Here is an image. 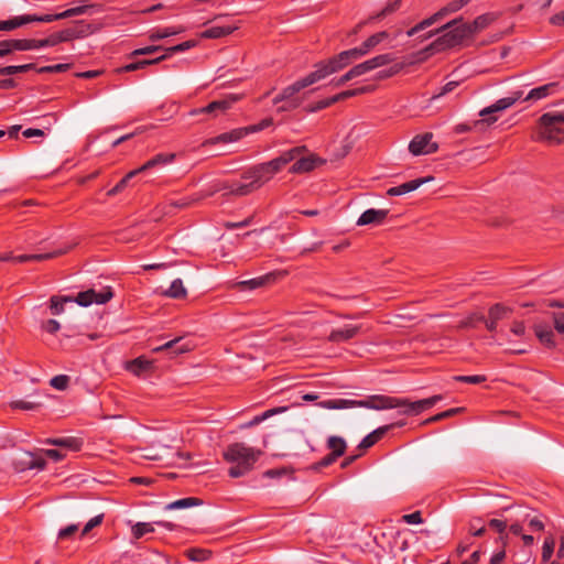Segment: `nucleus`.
Wrapping results in <instances>:
<instances>
[{"mask_svg":"<svg viewBox=\"0 0 564 564\" xmlns=\"http://www.w3.org/2000/svg\"><path fill=\"white\" fill-rule=\"evenodd\" d=\"M305 151V147H295L281 155L263 163L256 164L241 174L240 181H224L218 183L210 194L225 191V195L243 197L260 189L280 173L290 162Z\"/></svg>","mask_w":564,"mask_h":564,"instance_id":"f257e3e1","label":"nucleus"},{"mask_svg":"<svg viewBox=\"0 0 564 564\" xmlns=\"http://www.w3.org/2000/svg\"><path fill=\"white\" fill-rule=\"evenodd\" d=\"M261 455L260 449L238 442L228 445L223 453L224 459L232 465L228 469V475L232 478H239L249 473Z\"/></svg>","mask_w":564,"mask_h":564,"instance_id":"f03ea898","label":"nucleus"},{"mask_svg":"<svg viewBox=\"0 0 564 564\" xmlns=\"http://www.w3.org/2000/svg\"><path fill=\"white\" fill-rule=\"evenodd\" d=\"M441 30L447 31L420 52V54L431 56L435 53L458 46L471 36V26L463 22L462 19H455L446 23Z\"/></svg>","mask_w":564,"mask_h":564,"instance_id":"7ed1b4c3","label":"nucleus"},{"mask_svg":"<svg viewBox=\"0 0 564 564\" xmlns=\"http://www.w3.org/2000/svg\"><path fill=\"white\" fill-rule=\"evenodd\" d=\"M534 139L552 145L564 143V109L543 113L538 120Z\"/></svg>","mask_w":564,"mask_h":564,"instance_id":"20e7f679","label":"nucleus"},{"mask_svg":"<svg viewBox=\"0 0 564 564\" xmlns=\"http://www.w3.org/2000/svg\"><path fill=\"white\" fill-rule=\"evenodd\" d=\"M398 404L388 395L375 394L365 400L329 399L318 403L321 408L329 410H341L348 408H367L372 410H387Z\"/></svg>","mask_w":564,"mask_h":564,"instance_id":"39448f33","label":"nucleus"},{"mask_svg":"<svg viewBox=\"0 0 564 564\" xmlns=\"http://www.w3.org/2000/svg\"><path fill=\"white\" fill-rule=\"evenodd\" d=\"M469 1L470 0H452V1H449L446 6H444L442 9H440L436 13H434L433 15H431L427 19H424L423 21H421L420 23H417L416 25H414L413 28L408 30L406 35L414 36L420 31L425 30L426 28L431 26L432 24H434L438 20L443 19L447 14L457 12L463 7H465Z\"/></svg>","mask_w":564,"mask_h":564,"instance_id":"423d86ee","label":"nucleus"},{"mask_svg":"<svg viewBox=\"0 0 564 564\" xmlns=\"http://www.w3.org/2000/svg\"><path fill=\"white\" fill-rule=\"evenodd\" d=\"M113 296V292L110 286L104 288L101 291L97 292L94 289H89L83 292H79L73 301L76 302L80 306H89L93 303L96 304H105L109 302Z\"/></svg>","mask_w":564,"mask_h":564,"instance_id":"0eeeda50","label":"nucleus"},{"mask_svg":"<svg viewBox=\"0 0 564 564\" xmlns=\"http://www.w3.org/2000/svg\"><path fill=\"white\" fill-rule=\"evenodd\" d=\"M311 85H313V82H311L310 76L306 75L305 77L294 82L292 85L283 88L282 91L273 98L272 102L274 105H279L281 101L302 104L303 99L299 97V93Z\"/></svg>","mask_w":564,"mask_h":564,"instance_id":"6e6552de","label":"nucleus"},{"mask_svg":"<svg viewBox=\"0 0 564 564\" xmlns=\"http://www.w3.org/2000/svg\"><path fill=\"white\" fill-rule=\"evenodd\" d=\"M432 139L433 133L431 132L415 135L409 144V151L415 156L435 153L438 144L433 142Z\"/></svg>","mask_w":564,"mask_h":564,"instance_id":"1a4fd4ad","label":"nucleus"},{"mask_svg":"<svg viewBox=\"0 0 564 564\" xmlns=\"http://www.w3.org/2000/svg\"><path fill=\"white\" fill-rule=\"evenodd\" d=\"M315 70L307 74L310 76L311 82L313 84L324 79L325 77L343 69L341 66L338 63V59L336 56L330 57L327 61L321 62L316 64Z\"/></svg>","mask_w":564,"mask_h":564,"instance_id":"9d476101","label":"nucleus"},{"mask_svg":"<svg viewBox=\"0 0 564 564\" xmlns=\"http://www.w3.org/2000/svg\"><path fill=\"white\" fill-rule=\"evenodd\" d=\"M235 101H237L236 97L220 99V100H214L205 107L193 110L191 113L193 116L208 115L210 117H217L220 113L226 112Z\"/></svg>","mask_w":564,"mask_h":564,"instance_id":"9b49d317","label":"nucleus"},{"mask_svg":"<svg viewBox=\"0 0 564 564\" xmlns=\"http://www.w3.org/2000/svg\"><path fill=\"white\" fill-rule=\"evenodd\" d=\"M361 328H362L361 325L347 324L341 328L333 329L329 333L327 340L333 344H340V343L348 341V340L355 338L360 333Z\"/></svg>","mask_w":564,"mask_h":564,"instance_id":"f8f14e48","label":"nucleus"},{"mask_svg":"<svg viewBox=\"0 0 564 564\" xmlns=\"http://www.w3.org/2000/svg\"><path fill=\"white\" fill-rule=\"evenodd\" d=\"M93 33L91 25L84 21L59 31V37L63 42H69L76 39H83Z\"/></svg>","mask_w":564,"mask_h":564,"instance_id":"ddd939ff","label":"nucleus"},{"mask_svg":"<svg viewBox=\"0 0 564 564\" xmlns=\"http://www.w3.org/2000/svg\"><path fill=\"white\" fill-rule=\"evenodd\" d=\"M433 176L420 177L405 182L399 186L390 187L387 191L388 196H399L417 189L421 185L433 181Z\"/></svg>","mask_w":564,"mask_h":564,"instance_id":"4468645a","label":"nucleus"},{"mask_svg":"<svg viewBox=\"0 0 564 564\" xmlns=\"http://www.w3.org/2000/svg\"><path fill=\"white\" fill-rule=\"evenodd\" d=\"M389 212L387 209H367L357 220V226L380 225L387 218Z\"/></svg>","mask_w":564,"mask_h":564,"instance_id":"2eb2a0df","label":"nucleus"},{"mask_svg":"<svg viewBox=\"0 0 564 564\" xmlns=\"http://www.w3.org/2000/svg\"><path fill=\"white\" fill-rule=\"evenodd\" d=\"M32 22H40V15L37 14H23L13 17L7 21H0V31H12L17 28L25 25Z\"/></svg>","mask_w":564,"mask_h":564,"instance_id":"dca6fc26","label":"nucleus"},{"mask_svg":"<svg viewBox=\"0 0 564 564\" xmlns=\"http://www.w3.org/2000/svg\"><path fill=\"white\" fill-rule=\"evenodd\" d=\"M193 349V346L188 343H182V337L174 338L166 341L165 344L153 348L154 352L170 350L173 355L177 356L184 352H188Z\"/></svg>","mask_w":564,"mask_h":564,"instance_id":"f3484780","label":"nucleus"},{"mask_svg":"<svg viewBox=\"0 0 564 564\" xmlns=\"http://www.w3.org/2000/svg\"><path fill=\"white\" fill-rule=\"evenodd\" d=\"M494 105H490L482 110L479 111V116L481 119H477L471 121L473 131L482 133L485 132L494 122Z\"/></svg>","mask_w":564,"mask_h":564,"instance_id":"a211bd4d","label":"nucleus"},{"mask_svg":"<svg viewBox=\"0 0 564 564\" xmlns=\"http://www.w3.org/2000/svg\"><path fill=\"white\" fill-rule=\"evenodd\" d=\"M86 10H87V6H79V7L67 9L61 13L42 14V15H40V22L50 23V22H54L57 20H63V19H67L70 17L80 15V14H84L86 12Z\"/></svg>","mask_w":564,"mask_h":564,"instance_id":"6ab92c4d","label":"nucleus"},{"mask_svg":"<svg viewBox=\"0 0 564 564\" xmlns=\"http://www.w3.org/2000/svg\"><path fill=\"white\" fill-rule=\"evenodd\" d=\"M175 159L174 153H159L149 161H147L139 169H135L137 173H141L148 170H151L156 166L166 165L169 163H172Z\"/></svg>","mask_w":564,"mask_h":564,"instance_id":"aec40b11","label":"nucleus"},{"mask_svg":"<svg viewBox=\"0 0 564 564\" xmlns=\"http://www.w3.org/2000/svg\"><path fill=\"white\" fill-rule=\"evenodd\" d=\"M534 333L539 340L547 348H554L556 343L554 340V333L546 324L534 325Z\"/></svg>","mask_w":564,"mask_h":564,"instance_id":"412c9836","label":"nucleus"},{"mask_svg":"<svg viewBox=\"0 0 564 564\" xmlns=\"http://www.w3.org/2000/svg\"><path fill=\"white\" fill-rule=\"evenodd\" d=\"M66 253V250H55L53 252L34 253V254H21L14 257V262L24 263L30 261H45Z\"/></svg>","mask_w":564,"mask_h":564,"instance_id":"4be33fe9","label":"nucleus"},{"mask_svg":"<svg viewBox=\"0 0 564 564\" xmlns=\"http://www.w3.org/2000/svg\"><path fill=\"white\" fill-rule=\"evenodd\" d=\"M236 30H238V25H226V26L214 25V26H210V28L206 29L205 31H203L200 33V37H203V39H219V37H224V36L231 34Z\"/></svg>","mask_w":564,"mask_h":564,"instance_id":"5701e85b","label":"nucleus"},{"mask_svg":"<svg viewBox=\"0 0 564 564\" xmlns=\"http://www.w3.org/2000/svg\"><path fill=\"white\" fill-rule=\"evenodd\" d=\"M246 133H247V130L236 129V130H232L230 132H225V133L219 134L216 138L207 140L204 143V145L205 144L235 142V141H238L239 139H241Z\"/></svg>","mask_w":564,"mask_h":564,"instance_id":"b1692460","label":"nucleus"},{"mask_svg":"<svg viewBox=\"0 0 564 564\" xmlns=\"http://www.w3.org/2000/svg\"><path fill=\"white\" fill-rule=\"evenodd\" d=\"M375 89H376L375 85H367V86H361V87L354 88V89H348V90H345V91L334 95L332 101L338 102V101H341V100H345V99H348L351 97L372 93Z\"/></svg>","mask_w":564,"mask_h":564,"instance_id":"393cba45","label":"nucleus"},{"mask_svg":"<svg viewBox=\"0 0 564 564\" xmlns=\"http://www.w3.org/2000/svg\"><path fill=\"white\" fill-rule=\"evenodd\" d=\"M389 399H392L398 403V404L391 406L390 409L405 408L403 413L404 414H413V415H417L421 412H423V410L421 408L420 400L411 402L408 399H401V398H394V397H389Z\"/></svg>","mask_w":564,"mask_h":564,"instance_id":"a878e982","label":"nucleus"},{"mask_svg":"<svg viewBox=\"0 0 564 564\" xmlns=\"http://www.w3.org/2000/svg\"><path fill=\"white\" fill-rule=\"evenodd\" d=\"M316 160L313 156L301 158L291 166L290 172L295 174L307 173L315 169Z\"/></svg>","mask_w":564,"mask_h":564,"instance_id":"bb28decb","label":"nucleus"},{"mask_svg":"<svg viewBox=\"0 0 564 564\" xmlns=\"http://www.w3.org/2000/svg\"><path fill=\"white\" fill-rule=\"evenodd\" d=\"M163 294L171 299L182 300L187 295V291L183 284L181 279H175L172 281L170 288L163 292Z\"/></svg>","mask_w":564,"mask_h":564,"instance_id":"cd10ccee","label":"nucleus"},{"mask_svg":"<svg viewBox=\"0 0 564 564\" xmlns=\"http://www.w3.org/2000/svg\"><path fill=\"white\" fill-rule=\"evenodd\" d=\"M556 86H557V84L550 83V84L533 88L530 90V93L524 98V100H539V99L545 98L553 93V90L556 88Z\"/></svg>","mask_w":564,"mask_h":564,"instance_id":"c85d7f7f","label":"nucleus"},{"mask_svg":"<svg viewBox=\"0 0 564 564\" xmlns=\"http://www.w3.org/2000/svg\"><path fill=\"white\" fill-rule=\"evenodd\" d=\"M286 410H288L286 406H279V408H273V409L267 410L262 414L254 416L251 421H249V422L245 423L243 425H241V427L242 429H247V427H251V426L258 425L261 422H263L264 420H267V419H269V417H271V416H273L275 414L283 413Z\"/></svg>","mask_w":564,"mask_h":564,"instance_id":"c756f323","label":"nucleus"},{"mask_svg":"<svg viewBox=\"0 0 564 564\" xmlns=\"http://www.w3.org/2000/svg\"><path fill=\"white\" fill-rule=\"evenodd\" d=\"M513 498L507 492H500L496 489V516L499 511H507L514 506Z\"/></svg>","mask_w":564,"mask_h":564,"instance_id":"7c9ffc66","label":"nucleus"},{"mask_svg":"<svg viewBox=\"0 0 564 564\" xmlns=\"http://www.w3.org/2000/svg\"><path fill=\"white\" fill-rule=\"evenodd\" d=\"M278 275H281V273L272 272V273H268L265 275L259 276V278L242 281L240 284L242 286H248L250 290H253V289L261 288L271 281H274Z\"/></svg>","mask_w":564,"mask_h":564,"instance_id":"2f4dec72","label":"nucleus"},{"mask_svg":"<svg viewBox=\"0 0 564 564\" xmlns=\"http://www.w3.org/2000/svg\"><path fill=\"white\" fill-rule=\"evenodd\" d=\"M327 447L328 449H330L333 456H336L338 458L345 454L347 445L343 437L330 436L327 440Z\"/></svg>","mask_w":564,"mask_h":564,"instance_id":"473e14b6","label":"nucleus"},{"mask_svg":"<svg viewBox=\"0 0 564 564\" xmlns=\"http://www.w3.org/2000/svg\"><path fill=\"white\" fill-rule=\"evenodd\" d=\"M46 444L69 448L74 452H77L80 449V442L75 437L48 438V440H46Z\"/></svg>","mask_w":564,"mask_h":564,"instance_id":"72a5a7b5","label":"nucleus"},{"mask_svg":"<svg viewBox=\"0 0 564 564\" xmlns=\"http://www.w3.org/2000/svg\"><path fill=\"white\" fill-rule=\"evenodd\" d=\"M389 430V426H382L373 431L372 433L368 434L366 437L362 438V441L359 444V448H369L372 445H375L382 436L383 434Z\"/></svg>","mask_w":564,"mask_h":564,"instance_id":"f704fd0d","label":"nucleus"},{"mask_svg":"<svg viewBox=\"0 0 564 564\" xmlns=\"http://www.w3.org/2000/svg\"><path fill=\"white\" fill-rule=\"evenodd\" d=\"M202 503H203V501L199 498L188 497V498H183V499L175 500V501L169 503L166 506V508L170 509V510H173V509H185V508L200 506Z\"/></svg>","mask_w":564,"mask_h":564,"instance_id":"c9c22d12","label":"nucleus"},{"mask_svg":"<svg viewBox=\"0 0 564 564\" xmlns=\"http://www.w3.org/2000/svg\"><path fill=\"white\" fill-rule=\"evenodd\" d=\"M522 96H523V93L520 90H517V91H513L509 97L496 100V112L502 111V110L511 107Z\"/></svg>","mask_w":564,"mask_h":564,"instance_id":"e433bc0d","label":"nucleus"},{"mask_svg":"<svg viewBox=\"0 0 564 564\" xmlns=\"http://www.w3.org/2000/svg\"><path fill=\"white\" fill-rule=\"evenodd\" d=\"M30 69H35V64L2 66L0 67V75L10 76L20 73H26Z\"/></svg>","mask_w":564,"mask_h":564,"instance_id":"4c0bfd02","label":"nucleus"},{"mask_svg":"<svg viewBox=\"0 0 564 564\" xmlns=\"http://www.w3.org/2000/svg\"><path fill=\"white\" fill-rule=\"evenodd\" d=\"M165 58H166V55H162V56H160L158 58H153V59H143V61L130 63V64H127L126 66H123L121 68V70L122 72H134V70L144 68L148 65L158 64Z\"/></svg>","mask_w":564,"mask_h":564,"instance_id":"58836bf2","label":"nucleus"},{"mask_svg":"<svg viewBox=\"0 0 564 564\" xmlns=\"http://www.w3.org/2000/svg\"><path fill=\"white\" fill-rule=\"evenodd\" d=\"M387 36H388V33L384 31L376 33V34L369 36L360 46H361L362 51H365V54H368L373 47H376L379 43H381Z\"/></svg>","mask_w":564,"mask_h":564,"instance_id":"ea45409f","label":"nucleus"},{"mask_svg":"<svg viewBox=\"0 0 564 564\" xmlns=\"http://www.w3.org/2000/svg\"><path fill=\"white\" fill-rule=\"evenodd\" d=\"M394 61V56L392 54H380L370 59H367L370 65V69L373 70L378 67L386 66Z\"/></svg>","mask_w":564,"mask_h":564,"instance_id":"a19ab883","label":"nucleus"},{"mask_svg":"<svg viewBox=\"0 0 564 564\" xmlns=\"http://www.w3.org/2000/svg\"><path fill=\"white\" fill-rule=\"evenodd\" d=\"M186 556L191 561L204 562L210 557V551L199 547H193L185 552Z\"/></svg>","mask_w":564,"mask_h":564,"instance_id":"79ce46f5","label":"nucleus"},{"mask_svg":"<svg viewBox=\"0 0 564 564\" xmlns=\"http://www.w3.org/2000/svg\"><path fill=\"white\" fill-rule=\"evenodd\" d=\"M152 367V361L144 359L142 357H139L134 360H132L129 365V369L134 372L135 375H140L143 371L149 370Z\"/></svg>","mask_w":564,"mask_h":564,"instance_id":"37998d69","label":"nucleus"},{"mask_svg":"<svg viewBox=\"0 0 564 564\" xmlns=\"http://www.w3.org/2000/svg\"><path fill=\"white\" fill-rule=\"evenodd\" d=\"M73 297L70 296H52L50 302V308L52 311V314L58 315L64 311V303L72 302Z\"/></svg>","mask_w":564,"mask_h":564,"instance_id":"c03bdc74","label":"nucleus"},{"mask_svg":"<svg viewBox=\"0 0 564 564\" xmlns=\"http://www.w3.org/2000/svg\"><path fill=\"white\" fill-rule=\"evenodd\" d=\"M181 32H182V30L176 29V28H164L162 30L152 31L149 35V39L151 41H159V40L172 36V35H176Z\"/></svg>","mask_w":564,"mask_h":564,"instance_id":"a18cd8bd","label":"nucleus"},{"mask_svg":"<svg viewBox=\"0 0 564 564\" xmlns=\"http://www.w3.org/2000/svg\"><path fill=\"white\" fill-rule=\"evenodd\" d=\"M153 531V525L148 522H138L132 527V535L134 539H141L145 534L151 533Z\"/></svg>","mask_w":564,"mask_h":564,"instance_id":"49530a36","label":"nucleus"},{"mask_svg":"<svg viewBox=\"0 0 564 564\" xmlns=\"http://www.w3.org/2000/svg\"><path fill=\"white\" fill-rule=\"evenodd\" d=\"M135 175H138L135 170L130 171L123 178H121V181L118 184H116L111 189L108 191L107 195L115 196L118 193H120L127 186L129 180H131Z\"/></svg>","mask_w":564,"mask_h":564,"instance_id":"de8ad7c7","label":"nucleus"},{"mask_svg":"<svg viewBox=\"0 0 564 564\" xmlns=\"http://www.w3.org/2000/svg\"><path fill=\"white\" fill-rule=\"evenodd\" d=\"M402 0H391L387 3V6L372 19H383L384 17L395 12L401 7Z\"/></svg>","mask_w":564,"mask_h":564,"instance_id":"09e8293b","label":"nucleus"},{"mask_svg":"<svg viewBox=\"0 0 564 564\" xmlns=\"http://www.w3.org/2000/svg\"><path fill=\"white\" fill-rule=\"evenodd\" d=\"M491 21V17L489 14H482L474 20L473 23H468L471 26V35L479 30L486 28Z\"/></svg>","mask_w":564,"mask_h":564,"instance_id":"8fccbe9b","label":"nucleus"},{"mask_svg":"<svg viewBox=\"0 0 564 564\" xmlns=\"http://www.w3.org/2000/svg\"><path fill=\"white\" fill-rule=\"evenodd\" d=\"M199 198H189V197H183L175 200H170L165 208H186L189 207L192 204L197 202Z\"/></svg>","mask_w":564,"mask_h":564,"instance_id":"3c124183","label":"nucleus"},{"mask_svg":"<svg viewBox=\"0 0 564 564\" xmlns=\"http://www.w3.org/2000/svg\"><path fill=\"white\" fill-rule=\"evenodd\" d=\"M455 381L469 383V384H479L486 381V377L481 375L474 376H455L453 377Z\"/></svg>","mask_w":564,"mask_h":564,"instance_id":"603ef678","label":"nucleus"},{"mask_svg":"<svg viewBox=\"0 0 564 564\" xmlns=\"http://www.w3.org/2000/svg\"><path fill=\"white\" fill-rule=\"evenodd\" d=\"M555 542L553 538H546L542 547V561L547 562L554 552Z\"/></svg>","mask_w":564,"mask_h":564,"instance_id":"864d4df0","label":"nucleus"},{"mask_svg":"<svg viewBox=\"0 0 564 564\" xmlns=\"http://www.w3.org/2000/svg\"><path fill=\"white\" fill-rule=\"evenodd\" d=\"M40 406H41L40 402H30V401H25V400H18V401L11 402L12 409H19V410H24V411L35 410Z\"/></svg>","mask_w":564,"mask_h":564,"instance_id":"5fc2aeb1","label":"nucleus"},{"mask_svg":"<svg viewBox=\"0 0 564 564\" xmlns=\"http://www.w3.org/2000/svg\"><path fill=\"white\" fill-rule=\"evenodd\" d=\"M69 378L65 375H58L51 379L50 384L57 390H65L68 387Z\"/></svg>","mask_w":564,"mask_h":564,"instance_id":"6e6d98bb","label":"nucleus"},{"mask_svg":"<svg viewBox=\"0 0 564 564\" xmlns=\"http://www.w3.org/2000/svg\"><path fill=\"white\" fill-rule=\"evenodd\" d=\"M13 51H30L34 50L33 39L13 40Z\"/></svg>","mask_w":564,"mask_h":564,"instance_id":"4d7b16f0","label":"nucleus"},{"mask_svg":"<svg viewBox=\"0 0 564 564\" xmlns=\"http://www.w3.org/2000/svg\"><path fill=\"white\" fill-rule=\"evenodd\" d=\"M69 67H70L69 64H56V65L43 66V67L37 68L36 70L40 74H43V73H63V72L68 70Z\"/></svg>","mask_w":564,"mask_h":564,"instance_id":"13d9d810","label":"nucleus"},{"mask_svg":"<svg viewBox=\"0 0 564 564\" xmlns=\"http://www.w3.org/2000/svg\"><path fill=\"white\" fill-rule=\"evenodd\" d=\"M195 45H196V42H195V41H185V42H183V43H180V44H177V45H174V46H172V47H169V48L166 50L167 54H165V55H166V57H167L169 55H171V54H173V53L184 52V51H186V50H189V48L194 47Z\"/></svg>","mask_w":564,"mask_h":564,"instance_id":"bf43d9fd","label":"nucleus"},{"mask_svg":"<svg viewBox=\"0 0 564 564\" xmlns=\"http://www.w3.org/2000/svg\"><path fill=\"white\" fill-rule=\"evenodd\" d=\"M349 70H350V75H352L354 78L359 77L368 72H371L370 65L368 64L367 61H365L358 65H355Z\"/></svg>","mask_w":564,"mask_h":564,"instance_id":"052dcab7","label":"nucleus"},{"mask_svg":"<svg viewBox=\"0 0 564 564\" xmlns=\"http://www.w3.org/2000/svg\"><path fill=\"white\" fill-rule=\"evenodd\" d=\"M78 531L77 524H69L66 528H63L58 531V539L59 540H66L72 538L76 532Z\"/></svg>","mask_w":564,"mask_h":564,"instance_id":"680f3d73","label":"nucleus"},{"mask_svg":"<svg viewBox=\"0 0 564 564\" xmlns=\"http://www.w3.org/2000/svg\"><path fill=\"white\" fill-rule=\"evenodd\" d=\"M402 67H403L402 64H395L392 67H390L389 69L379 72L377 75V78L386 79V78L392 77L395 74H398L402 69Z\"/></svg>","mask_w":564,"mask_h":564,"instance_id":"e2e57ef3","label":"nucleus"},{"mask_svg":"<svg viewBox=\"0 0 564 564\" xmlns=\"http://www.w3.org/2000/svg\"><path fill=\"white\" fill-rule=\"evenodd\" d=\"M104 520V514H98L94 518H91L84 527L83 531H82V535H86L91 529H94L95 527H98L101 524Z\"/></svg>","mask_w":564,"mask_h":564,"instance_id":"0e129e2a","label":"nucleus"},{"mask_svg":"<svg viewBox=\"0 0 564 564\" xmlns=\"http://www.w3.org/2000/svg\"><path fill=\"white\" fill-rule=\"evenodd\" d=\"M402 520L409 524H420L423 522L421 511H414L409 514L402 516Z\"/></svg>","mask_w":564,"mask_h":564,"instance_id":"69168bd1","label":"nucleus"},{"mask_svg":"<svg viewBox=\"0 0 564 564\" xmlns=\"http://www.w3.org/2000/svg\"><path fill=\"white\" fill-rule=\"evenodd\" d=\"M337 460V457L336 456H333L332 453H329L328 455H326L324 458H322L319 462H317L314 466H313V469L315 470H319L321 468H324V467H327L329 465H332L333 463H335Z\"/></svg>","mask_w":564,"mask_h":564,"instance_id":"338daca9","label":"nucleus"},{"mask_svg":"<svg viewBox=\"0 0 564 564\" xmlns=\"http://www.w3.org/2000/svg\"><path fill=\"white\" fill-rule=\"evenodd\" d=\"M554 327L560 334H564V313L553 314Z\"/></svg>","mask_w":564,"mask_h":564,"instance_id":"774afa93","label":"nucleus"}]
</instances>
